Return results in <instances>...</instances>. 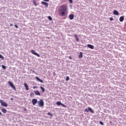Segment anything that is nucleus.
Masks as SVG:
<instances>
[{
  "label": "nucleus",
  "instance_id": "nucleus-10",
  "mask_svg": "<svg viewBox=\"0 0 126 126\" xmlns=\"http://www.w3.org/2000/svg\"><path fill=\"white\" fill-rule=\"evenodd\" d=\"M42 4H43L44 6H45V7H48L49 6V4L46 2L42 1L41 2Z\"/></svg>",
  "mask_w": 126,
  "mask_h": 126
},
{
  "label": "nucleus",
  "instance_id": "nucleus-38",
  "mask_svg": "<svg viewBox=\"0 0 126 126\" xmlns=\"http://www.w3.org/2000/svg\"><path fill=\"white\" fill-rule=\"evenodd\" d=\"M0 116H1V112H0Z\"/></svg>",
  "mask_w": 126,
  "mask_h": 126
},
{
  "label": "nucleus",
  "instance_id": "nucleus-3",
  "mask_svg": "<svg viewBox=\"0 0 126 126\" xmlns=\"http://www.w3.org/2000/svg\"><path fill=\"white\" fill-rule=\"evenodd\" d=\"M85 111L86 112V113H88V112H91V113H92L93 114H94V110L91 108V107H88V108H86L85 109Z\"/></svg>",
  "mask_w": 126,
  "mask_h": 126
},
{
  "label": "nucleus",
  "instance_id": "nucleus-17",
  "mask_svg": "<svg viewBox=\"0 0 126 126\" xmlns=\"http://www.w3.org/2000/svg\"><path fill=\"white\" fill-rule=\"evenodd\" d=\"M113 14H114V15H119V12H118L117 10H114L113 11Z\"/></svg>",
  "mask_w": 126,
  "mask_h": 126
},
{
  "label": "nucleus",
  "instance_id": "nucleus-19",
  "mask_svg": "<svg viewBox=\"0 0 126 126\" xmlns=\"http://www.w3.org/2000/svg\"><path fill=\"white\" fill-rule=\"evenodd\" d=\"M83 57V54H82V52H80V55H79V59H82Z\"/></svg>",
  "mask_w": 126,
  "mask_h": 126
},
{
  "label": "nucleus",
  "instance_id": "nucleus-33",
  "mask_svg": "<svg viewBox=\"0 0 126 126\" xmlns=\"http://www.w3.org/2000/svg\"><path fill=\"white\" fill-rule=\"evenodd\" d=\"M24 111H27V109H26V108L25 107L24 108Z\"/></svg>",
  "mask_w": 126,
  "mask_h": 126
},
{
  "label": "nucleus",
  "instance_id": "nucleus-1",
  "mask_svg": "<svg viewBox=\"0 0 126 126\" xmlns=\"http://www.w3.org/2000/svg\"><path fill=\"white\" fill-rule=\"evenodd\" d=\"M67 11V6L66 5H62L58 9V13L60 16H64Z\"/></svg>",
  "mask_w": 126,
  "mask_h": 126
},
{
  "label": "nucleus",
  "instance_id": "nucleus-4",
  "mask_svg": "<svg viewBox=\"0 0 126 126\" xmlns=\"http://www.w3.org/2000/svg\"><path fill=\"white\" fill-rule=\"evenodd\" d=\"M56 105H57V106H62L63 107V108H66V106L63 104L61 101H57L56 102Z\"/></svg>",
  "mask_w": 126,
  "mask_h": 126
},
{
  "label": "nucleus",
  "instance_id": "nucleus-11",
  "mask_svg": "<svg viewBox=\"0 0 126 126\" xmlns=\"http://www.w3.org/2000/svg\"><path fill=\"white\" fill-rule=\"evenodd\" d=\"M24 85L25 87L26 90L27 91H28V90H29V88L28 87V85H27V84L26 83H24Z\"/></svg>",
  "mask_w": 126,
  "mask_h": 126
},
{
  "label": "nucleus",
  "instance_id": "nucleus-36",
  "mask_svg": "<svg viewBox=\"0 0 126 126\" xmlns=\"http://www.w3.org/2000/svg\"><path fill=\"white\" fill-rule=\"evenodd\" d=\"M10 100H11V101H13V98H11Z\"/></svg>",
  "mask_w": 126,
  "mask_h": 126
},
{
  "label": "nucleus",
  "instance_id": "nucleus-26",
  "mask_svg": "<svg viewBox=\"0 0 126 126\" xmlns=\"http://www.w3.org/2000/svg\"><path fill=\"white\" fill-rule=\"evenodd\" d=\"M68 80H69V76H67L66 77V81H68Z\"/></svg>",
  "mask_w": 126,
  "mask_h": 126
},
{
  "label": "nucleus",
  "instance_id": "nucleus-31",
  "mask_svg": "<svg viewBox=\"0 0 126 126\" xmlns=\"http://www.w3.org/2000/svg\"><path fill=\"white\" fill-rule=\"evenodd\" d=\"M15 27H16V28H18V26L17 25H15Z\"/></svg>",
  "mask_w": 126,
  "mask_h": 126
},
{
  "label": "nucleus",
  "instance_id": "nucleus-12",
  "mask_svg": "<svg viewBox=\"0 0 126 126\" xmlns=\"http://www.w3.org/2000/svg\"><path fill=\"white\" fill-rule=\"evenodd\" d=\"M34 92L35 95H37V96H41V94L40 93V92H39L38 91H34Z\"/></svg>",
  "mask_w": 126,
  "mask_h": 126
},
{
  "label": "nucleus",
  "instance_id": "nucleus-28",
  "mask_svg": "<svg viewBox=\"0 0 126 126\" xmlns=\"http://www.w3.org/2000/svg\"><path fill=\"white\" fill-rule=\"evenodd\" d=\"M99 124H100V125H101V126H104V123H103V122H101V121L99 122Z\"/></svg>",
  "mask_w": 126,
  "mask_h": 126
},
{
  "label": "nucleus",
  "instance_id": "nucleus-29",
  "mask_svg": "<svg viewBox=\"0 0 126 126\" xmlns=\"http://www.w3.org/2000/svg\"><path fill=\"white\" fill-rule=\"evenodd\" d=\"M110 21H113V20H114V18L112 17H111V18H110Z\"/></svg>",
  "mask_w": 126,
  "mask_h": 126
},
{
  "label": "nucleus",
  "instance_id": "nucleus-30",
  "mask_svg": "<svg viewBox=\"0 0 126 126\" xmlns=\"http://www.w3.org/2000/svg\"><path fill=\"white\" fill-rule=\"evenodd\" d=\"M68 1L70 3H72L73 2L72 0H68Z\"/></svg>",
  "mask_w": 126,
  "mask_h": 126
},
{
  "label": "nucleus",
  "instance_id": "nucleus-15",
  "mask_svg": "<svg viewBox=\"0 0 126 126\" xmlns=\"http://www.w3.org/2000/svg\"><path fill=\"white\" fill-rule=\"evenodd\" d=\"M124 20H125V17L121 16L120 17L119 20L120 22H123V21H124Z\"/></svg>",
  "mask_w": 126,
  "mask_h": 126
},
{
  "label": "nucleus",
  "instance_id": "nucleus-34",
  "mask_svg": "<svg viewBox=\"0 0 126 126\" xmlns=\"http://www.w3.org/2000/svg\"><path fill=\"white\" fill-rule=\"evenodd\" d=\"M35 88H37V87H33V89H35Z\"/></svg>",
  "mask_w": 126,
  "mask_h": 126
},
{
  "label": "nucleus",
  "instance_id": "nucleus-7",
  "mask_svg": "<svg viewBox=\"0 0 126 126\" xmlns=\"http://www.w3.org/2000/svg\"><path fill=\"white\" fill-rule=\"evenodd\" d=\"M32 54H33V55H34V56H36L37 57H38V58H40V55H39V54L35 52V50H32L31 51Z\"/></svg>",
  "mask_w": 126,
  "mask_h": 126
},
{
  "label": "nucleus",
  "instance_id": "nucleus-35",
  "mask_svg": "<svg viewBox=\"0 0 126 126\" xmlns=\"http://www.w3.org/2000/svg\"><path fill=\"white\" fill-rule=\"evenodd\" d=\"M44 1H49V0H43Z\"/></svg>",
  "mask_w": 126,
  "mask_h": 126
},
{
  "label": "nucleus",
  "instance_id": "nucleus-13",
  "mask_svg": "<svg viewBox=\"0 0 126 126\" xmlns=\"http://www.w3.org/2000/svg\"><path fill=\"white\" fill-rule=\"evenodd\" d=\"M73 18H74V15H73V14H70L69 15V19H70V20H72Z\"/></svg>",
  "mask_w": 126,
  "mask_h": 126
},
{
  "label": "nucleus",
  "instance_id": "nucleus-8",
  "mask_svg": "<svg viewBox=\"0 0 126 126\" xmlns=\"http://www.w3.org/2000/svg\"><path fill=\"white\" fill-rule=\"evenodd\" d=\"M36 103H38V101L37 100V99L34 98L32 99V105H33V106H35Z\"/></svg>",
  "mask_w": 126,
  "mask_h": 126
},
{
  "label": "nucleus",
  "instance_id": "nucleus-5",
  "mask_svg": "<svg viewBox=\"0 0 126 126\" xmlns=\"http://www.w3.org/2000/svg\"><path fill=\"white\" fill-rule=\"evenodd\" d=\"M0 103L2 106H3L4 107H7V103H6V102L3 101V100L0 99Z\"/></svg>",
  "mask_w": 126,
  "mask_h": 126
},
{
  "label": "nucleus",
  "instance_id": "nucleus-16",
  "mask_svg": "<svg viewBox=\"0 0 126 126\" xmlns=\"http://www.w3.org/2000/svg\"><path fill=\"white\" fill-rule=\"evenodd\" d=\"M1 112H2L3 113V114H5L7 112V110H6V109H5V108H2L1 109Z\"/></svg>",
  "mask_w": 126,
  "mask_h": 126
},
{
  "label": "nucleus",
  "instance_id": "nucleus-21",
  "mask_svg": "<svg viewBox=\"0 0 126 126\" xmlns=\"http://www.w3.org/2000/svg\"><path fill=\"white\" fill-rule=\"evenodd\" d=\"M40 88L42 90L43 93H44V92H45V88H43V87H40Z\"/></svg>",
  "mask_w": 126,
  "mask_h": 126
},
{
  "label": "nucleus",
  "instance_id": "nucleus-14",
  "mask_svg": "<svg viewBox=\"0 0 126 126\" xmlns=\"http://www.w3.org/2000/svg\"><path fill=\"white\" fill-rule=\"evenodd\" d=\"M87 47L90 48V49H92V50H93V49H94V46H93L91 44H88Z\"/></svg>",
  "mask_w": 126,
  "mask_h": 126
},
{
  "label": "nucleus",
  "instance_id": "nucleus-37",
  "mask_svg": "<svg viewBox=\"0 0 126 126\" xmlns=\"http://www.w3.org/2000/svg\"><path fill=\"white\" fill-rule=\"evenodd\" d=\"M10 26H13V25L12 24H10Z\"/></svg>",
  "mask_w": 126,
  "mask_h": 126
},
{
  "label": "nucleus",
  "instance_id": "nucleus-27",
  "mask_svg": "<svg viewBox=\"0 0 126 126\" xmlns=\"http://www.w3.org/2000/svg\"><path fill=\"white\" fill-rule=\"evenodd\" d=\"M48 116H50V117H53V114H51L50 112H48Z\"/></svg>",
  "mask_w": 126,
  "mask_h": 126
},
{
  "label": "nucleus",
  "instance_id": "nucleus-32",
  "mask_svg": "<svg viewBox=\"0 0 126 126\" xmlns=\"http://www.w3.org/2000/svg\"><path fill=\"white\" fill-rule=\"evenodd\" d=\"M69 59H70V60H72V58L71 56H69Z\"/></svg>",
  "mask_w": 126,
  "mask_h": 126
},
{
  "label": "nucleus",
  "instance_id": "nucleus-25",
  "mask_svg": "<svg viewBox=\"0 0 126 126\" xmlns=\"http://www.w3.org/2000/svg\"><path fill=\"white\" fill-rule=\"evenodd\" d=\"M2 68H3V69H6V68L5 66H4V65H2Z\"/></svg>",
  "mask_w": 126,
  "mask_h": 126
},
{
  "label": "nucleus",
  "instance_id": "nucleus-24",
  "mask_svg": "<svg viewBox=\"0 0 126 126\" xmlns=\"http://www.w3.org/2000/svg\"><path fill=\"white\" fill-rule=\"evenodd\" d=\"M48 19L51 21V20H53V19L52 18V17L49 16H48Z\"/></svg>",
  "mask_w": 126,
  "mask_h": 126
},
{
  "label": "nucleus",
  "instance_id": "nucleus-18",
  "mask_svg": "<svg viewBox=\"0 0 126 126\" xmlns=\"http://www.w3.org/2000/svg\"><path fill=\"white\" fill-rule=\"evenodd\" d=\"M74 36L76 38V40L77 41V42H78V41H79V38H78V37H77V34H74Z\"/></svg>",
  "mask_w": 126,
  "mask_h": 126
},
{
  "label": "nucleus",
  "instance_id": "nucleus-20",
  "mask_svg": "<svg viewBox=\"0 0 126 126\" xmlns=\"http://www.w3.org/2000/svg\"><path fill=\"white\" fill-rule=\"evenodd\" d=\"M33 0V3L35 6H37V2H36L37 0Z\"/></svg>",
  "mask_w": 126,
  "mask_h": 126
},
{
  "label": "nucleus",
  "instance_id": "nucleus-6",
  "mask_svg": "<svg viewBox=\"0 0 126 126\" xmlns=\"http://www.w3.org/2000/svg\"><path fill=\"white\" fill-rule=\"evenodd\" d=\"M8 83L9 84L10 86L13 88V89H14V90H15V91H16V89H15V86H14V85H13V83H12V82L9 81L8 82Z\"/></svg>",
  "mask_w": 126,
  "mask_h": 126
},
{
  "label": "nucleus",
  "instance_id": "nucleus-22",
  "mask_svg": "<svg viewBox=\"0 0 126 126\" xmlns=\"http://www.w3.org/2000/svg\"><path fill=\"white\" fill-rule=\"evenodd\" d=\"M0 59H1V60H2L3 61V60H4V58L1 54H0Z\"/></svg>",
  "mask_w": 126,
  "mask_h": 126
},
{
  "label": "nucleus",
  "instance_id": "nucleus-2",
  "mask_svg": "<svg viewBox=\"0 0 126 126\" xmlns=\"http://www.w3.org/2000/svg\"><path fill=\"white\" fill-rule=\"evenodd\" d=\"M37 104L38 107H44V100L42 99H40V100L37 102Z\"/></svg>",
  "mask_w": 126,
  "mask_h": 126
},
{
  "label": "nucleus",
  "instance_id": "nucleus-9",
  "mask_svg": "<svg viewBox=\"0 0 126 126\" xmlns=\"http://www.w3.org/2000/svg\"><path fill=\"white\" fill-rule=\"evenodd\" d=\"M35 79L37 80V81H39V82H41V83H44V81L42 80L39 78L38 76H36Z\"/></svg>",
  "mask_w": 126,
  "mask_h": 126
},
{
  "label": "nucleus",
  "instance_id": "nucleus-23",
  "mask_svg": "<svg viewBox=\"0 0 126 126\" xmlns=\"http://www.w3.org/2000/svg\"><path fill=\"white\" fill-rule=\"evenodd\" d=\"M30 95H31V97H32V96H33V97H34V93H33V92L31 93Z\"/></svg>",
  "mask_w": 126,
  "mask_h": 126
}]
</instances>
